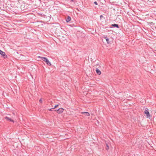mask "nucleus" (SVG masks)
Returning a JSON list of instances; mask_svg holds the SVG:
<instances>
[{
  "mask_svg": "<svg viewBox=\"0 0 156 156\" xmlns=\"http://www.w3.org/2000/svg\"><path fill=\"white\" fill-rule=\"evenodd\" d=\"M104 38H105L106 39V41H107V43L108 44H110L111 43V41H109V39L107 37H103Z\"/></svg>",
  "mask_w": 156,
  "mask_h": 156,
  "instance_id": "nucleus-8",
  "label": "nucleus"
},
{
  "mask_svg": "<svg viewBox=\"0 0 156 156\" xmlns=\"http://www.w3.org/2000/svg\"><path fill=\"white\" fill-rule=\"evenodd\" d=\"M94 4L96 5H98V4L97 2L96 1H95L94 2Z\"/></svg>",
  "mask_w": 156,
  "mask_h": 156,
  "instance_id": "nucleus-16",
  "label": "nucleus"
},
{
  "mask_svg": "<svg viewBox=\"0 0 156 156\" xmlns=\"http://www.w3.org/2000/svg\"><path fill=\"white\" fill-rule=\"evenodd\" d=\"M71 20V18L69 16H67L66 19V21L67 23L69 22Z\"/></svg>",
  "mask_w": 156,
  "mask_h": 156,
  "instance_id": "nucleus-10",
  "label": "nucleus"
},
{
  "mask_svg": "<svg viewBox=\"0 0 156 156\" xmlns=\"http://www.w3.org/2000/svg\"><path fill=\"white\" fill-rule=\"evenodd\" d=\"M106 149L108 151L109 149V146H108V145L107 144H106Z\"/></svg>",
  "mask_w": 156,
  "mask_h": 156,
  "instance_id": "nucleus-12",
  "label": "nucleus"
},
{
  "mask_svg": "<svg viewBox=\"0 0 156 156\" xmlns=\"http://www.w3.org/2000/svg\"><path fill=\"white\" fill-rule=\"evenodd\" d=\"M96 71L97 74L98 75H100L101 74V72L98 68H96Z\"/></svg>",
  "mask_w": 156,
  "mask_h": 156,
  "instance_id": "nucleus-7",
  "label": "nucleus"
},
{
  "mask_svg": "<svg viewBox=\"0 0 156 156\" xmlns=\"http://www.w3.org/2000/svg\"><path fill=\"white\" fill-rule=\"evenodd\" d=\"M58 105H55L54 107L53 108H54V109L56 108L57 107H58Z\"/></svg>",
  "mask_w": 156,
  "mask_h": 156,
  "instance_id": "nucleus-14",
  "label": "nucleus"
},
{
  "mask_svg": "<svg viewBox=\"0 0 156 156\" xmlns=\"http://www.w3.org/2000/svg\"><path fill=\"white\" fill-rule=\"evenodd\" d=\"M77 10H78V11H79V9H78H78H77Z\"/></svg>",
  "mask_w": 156,
  "mask_h": 156,
  "instance_id": "nucleus-23",
  "label": "nucleus"
},
{
  "mask_svg": "<svg viewBox=\"0 0 156 156\" xmlns=\"http://www.w3.org/2000/svg\"><path fill=\"white\" fill-rule=\"evenodd\" d=\"M97 66H99V67H100V66L99 65H97Z\"/></svg>",
  "mask_w": 156,
  "mask_h": 156,
  "instance_id": "nucleus-20",
  "label": "nucleus"
},
{
  "mask_svg": "<svg viewBox=\"0 0 156 156\" xmlns=\"http://www.w3.org/2000/svg\"><path fill=\"white\" fill-rule=\"evenodd\" d=\"M28 5L25 3H23L20 6L21 9L23 11H25L27 9Z\"/></svg>",
  "mask_w": 156,
  "mask_h": 156,
  "instance_id": "nucleus-2",
  "label": "nucleus"
},
{
  "mask_svg": "<svg viewBox=\"0 0 156 156\" xmlns=\"http://www.w3.org/2000/svg\"><path fill=\"white\" fill-rule=\"evenodd\" d=\"M39 58H40L41 59L45 62L47 65L50 66L51 65V64L50 62L49 61V60L46 57H41L39 56L38 57Z\"/></svg>",
  "mask_w": 156,
  "mask_h": 156,
  "instance_id": "nucleus-1",
  "label": "nucleus"
},
{
  "mask_svg": "<svg viewBox=\"0 0 156 156\" xmlns=\"http://www.w3.org/2000/svg\"><path fill=\"white\" fill-rule=\"evenodd\" d=\"M39 102L41 103H42V99L41 98L40 100H39Z\"/></svg>",
  "mask_w": 156,
  "mask_h": 156,
  "instance_id": "nucleus-15",
  "label": "nucleus"
},
{
  "mask_svg": "<svg viewBox=\"0 0 156 156\" xmlns=\"http://www.w3.org/2000/svg\"><path fill=\"white\" fill-rule=\"evenodd\" d=\"M77 10H78V11H79V9H78H78H77Z\"/></svg>",
  "mask_w": 156,
  "mask_h": 156,
  "instance_id": "nucleus-22",
  "label": "nucleus"
},
{
  "mask_svg": "<svg viewBox=\"0 0 156 156\" xmlns=\"http://www.w3.org/2000/svg\"><path fill=\"white\" fill-rule=\"evenodd\" d=\"M54 109V108H50V109H48V110L50 111H54V110H53Z\"/></svg>",
  "mask_w": 156,
  "mask_h": 156,
  "instance_id": "nucleus-13",
  "label": "nucleus"
},
{
  "mask_svg": "<svg viewBox=\"0 0 156 156\" xmlns=\"http://www.w3.org/2000/svg\"><path fill=\"white\" fill-rule=\"evenodd\" d=\"M64 109L62 108H60L58 109H55L54 110V111L56 112L58 114H61L62 113Z\"/></svg>",
  "mask_w": 156,
  "mask_h": 156,
  "instance_id": "nucleus-3",
  "label": "nucleus"
},
{
  "mask_svg": "<svg viewBox=\"0 0 156 156\" xmlns=\"http://www.w3.org/2000/svg\"><path fill=\"white\" fill-rule=\"evenodd\" d=\"M71 2H75V1L74 0H70Z\"/></svg>",
  "mask_w": 156,
  "mask_h": 156,
  "instance_id": "nucleus-19",
  "label": "nucleus"
},
{
  "mask_svg": "<svg viewBox=\"0 0 156 156\" xmlns=\"http://www.w3.org/2000/svg\"><path fill=\"white\" fill-rule=\"evenodd\" d=\"M43 16H45L44 14L43 15Z\"/></svg>",
  "mask_w": 156,
  "mask_h": 156,
  "instance_id": "nucleus-21",
  "label": "nucleus"
},
{
  "mask_svg": "<svg viewBox=\"0 0 156 156\" xmlns=\"http://www.w3.org/2000/svg\"><path fill=\"white\" fill-rule=\"evenodd\" d=\"M0 54L3 57L5 58H7V56L6 55L5 53L3 51H1L0 50Z\"/></svg>",
  "mask_w": 156,
  "mask_h": 156,
  "instance_id": "nucleus-5",
  "label": "nucleus"
},
{
  "mask_svg": "<svg viewBox=\"0 0 156 156\" xmlns=\"http://www.w3.org/2000/svg\"><path fill=\"white\" fill-rule=\"evenodd\" d=\"M5 119L7 121H10L11 122H12L13 123L14 122V121L11 119V118L8 117L7 116H5L4 117Z\"/></svg>",
  "mask_w": 156,
  "mask_h": 156,
  "instance_id": "nucleus-6",
  "label": "nucleus"
},
{
  "mask_svg": "<svg viewBox=\"0 0 156 156\" xmlns=\"http://www.w3.org/2000/svg\"><path fill=\"white\" fill-rule=\"evenodd\" d=\"M39 14L40 15V16H43V14H42L39 13Z\"/></svg>",
  "mask_w": 156,
  "mask_h": 156,
  "instance_id": "nucleus-18",
  "label": "nucleus"
},
{
  "mask_svg": "<svg viewBox=\"0 0 156 156\" xmlns=\"http://www.w3.org/2000/svg\"><path fill=\"white\" fill-rule=\"evenodd\" d=\"M104 16L102 15H101L100 16V18L101 19L102 18H103Z\"/></svg>",
  "mask_w": 156,
  "mask_h": 156,
  "instance_id": "nucleus-17",
  "label": "nucleus"
},
{
  "mask_svg": "<svg viewBox=\"0 0 156 156\" xmlns=\"http://www.w3.org/2000/svg\"><path fill=\"white\" fill-rule=\"evenodd\" d=\"M111 26L114 27H116L118 28L119 27V25L116 24H112Z\"/></svg>",
  "mask_w": 156,
  "mask_h": 156,
  "instance_id": "nucleus-11",
  "label": "nucleus"
},
{
  "mask_svg": "<svg viewBox=\"0 0 156 156\" xmlns=\"http://www.w3.org/2000/svg\"><path fill=\"white\" fill-rule=\"evenodd\" d=\"M148 109L147 108H146L145 110L144 111V113L146 114V116L147 118L149 117L150 116H151L150 115L149 112L148 111Z\"/></svg>",
  "mask_w": 156,
  "mask_h": 156,
  "instance_id": "nucleus-4",
  "label": "nucleus"
},
{
  "mask_svg": "<svg viewBox=\"0 0 156 156\" xmlns=\"http://www.w3.org/2000/svg\"><path fill=\"white\" fill-rule=\"evenodd\" d=\"M82 114L84 115L85 116H88L90 115V114L87 112H81Z\"/></svg>",
  "mask_w": 156,
  "mask_h": 156,
  "instance_id": "nucleus-9",
  "label": "nucleus"
}]
</instances>
